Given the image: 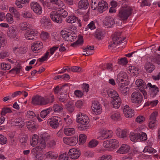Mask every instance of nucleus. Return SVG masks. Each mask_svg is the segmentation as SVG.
Instances as JSON below:
<instances>
[{"label":"nucleus","mask_w":160,"mask_h":160,"mask_svg":"<svg viewBox=\"0 0 160 160\" xmlns=\"http://www.w3.org/2000/svg\"><path fill=\"white\" fill-rule=\"evenodd\" d=\"M133 10L132 8L130 6H126L124 8L122 7L119 10L118 17L120 20L126 21L132 15Z\"/></svg>","instance_id":"f257e3e1"},{"label":"nucleus","mask_w":160,"mask_h":160,"mask_svg":"<svg viewBox=\"0 0 160 160\" xmlns=\"http://www.w3.org/2000/svg\"><path fill=\"white\" fill-rule=\"evenodd\" d=\"M41 142L42 143L41 145L37 146L32 149L31 151V153L35 157L36 160H42L44 157L43 149L45 147V143L43 141Z\"/></svg>","instance_id":"f03ea898"},{"label":"nucleus","mask_w":160,"mask_h":160,"mask_svg":"<svg viewBox=\"0 0 160 160\" xmlns=\"http://www.w3.org/2000/svg\"><path fill=\"white\" fill-rule=\"evenodd\" d=\"M49 102L48 98L36 95L32 98L31 103L35 105H44L48 104Z\"/></svg>","instance_id":"7ed1b4c3"},{"label":"nucleus","mask_w":160,"mask_h":160,"mask_svg":"<svg viewBox=\"0 0 160 160\" xmlns=\"http://www.w3.org/2000/svg\"><path fill=\"white\" fill-rule=\"evenodd\" d=\"M153 58L151 57L148 58L146 60L144 65V68L147 73L152 72L155 68V67L153 63Z\"/></svg>","instance_id":"20e7f679"},{"label":"nucleus","mask_w":160,"mask_h":160,"mask_svg":"<svg viewBox=\"0 0 160 160\" xmlns=\"http://www.w3.org/2000/svg\"><path fill=\"white\" fill-rule=\"evenodd\" d=\"M61 121L60 117L57 116L52 117L48 121V123L53 128H57L59 126V122Z\"/></svg>","instance_id":"39448f33"},{"label":"nucleus","mask_w":160,"mask_h":160,"mask_svg":"<svg viewBox=\"0 0 160 160\" xmlns=\"http://www.w3.org/2000/svg\"><path fill=\"white\" fill-rule=\"evenodd\" d=\"M143 99L142 95L139 91L133 92L131 95V100L133 103H140Z\"/></svg>","instance_id":"423d86ee"},{"label":"nucleus","mask_w":160,"mask_h":160,"mask_svg":"<svg viewBox=\"0 0 160 160\" xmlns=\"http://www.w3.org/2000/svg\"><path fill=\"white\" fill-rule=\"evenodd\" d=\"M30 7L33 11L37 14L40 15L42 13V8L37 2H31Z\"/></svg>","instance_id":"0eeeda50"},{"label":"nucleus","mask_w":160,"mask_h":160,"mask_svg":"<svg viewBox=\"0 0 160 160\" xmlns=\"http://www.w3.org/2000/svg\"><path fill=\"white\" fill-rule=\"evenodd\" d=\"M50 16L51 18L54 22L58 23L62 22V19L59 12L56 11L52 12L50 14Z\"/></svg>","instance_id":"6e6552de"},{"label":"nucleus","mask_w":160,"mask_h":160,"mask_svg":"<svg viewBox=\"0 0 160 160\" xmlns=\"http://www.w3.org/2000/svg\"><path fill=\"white\" fill-rule=\"evenodd\" d=\"M122 33V32H115L114 33L112 38L114 44H119L125 39L126 37L122 38L121 37L120 35Z\"/></svg>","instance_id":"1a4fd4ad"},{"label":"nucleus","mask_w":160,"mask_h":160,"mask_svg":"<svg viewBox=\"0 0 160 160\" xmlns=\"http://www.w3.org/2000/svg\"><path fill=\"white\" fill-rule=\"evenodd\" d=\"M62 36L65 41L72 42L76 39L77 35L76 33H73L72 35L67 33V31H64L62 33Z\"/></svg>","instance_id":"9d476101"},{"label":"nucleus","mask_w":160,"mask_h":160,"mask_svg":"<svg viewBox=\"0 0 160 160\" xmlns=\"http://www.w3.org/2000/svg\"><path fill=\"white\" fill-rule=\"evenodd\" d=\"M63 141L66 144L70 146H75L78 142V138L72 137L69 138H64Z\"/></svg>","instance_id":"9b49d317"},{"label":"nucleus","mask_w":160,"mask_h":160,"mask_svg":"<svg viewBox=\"0 0 160 160\" xmlns=\"http://www.w3.org/2000/svg\"><path fill=\"white\" fill-rule=\"evenodd\" d=\"M37 33L35 31L29 29L26 31L25 33V38L29 40L34 39L37 36Z\"/></svg>","instance_id":"f8f14e48"},{"label":"nucleus","mask_w":160,"mask_h":160,"mask_svg":"<svg viewBox=\"0 0 160 160\" xmlns=\"http://www.w3.org/2000/svg\"><path fill=\"white\" fill-rule=\"evenodd\" d=\"M68 154L70 158L75 159L79 157L81 152L79 150H78L75 148H72L69 150Z\"/></svg>","instance_id":"ddd939ff"},{"label":"nucleus","mask_w":160,"mask_h":160,"mask_svg":"<svg viewBox=\"0 0 160 160\" xmlns=\"http://www.w3.org/2000/svg\"><path fill=\"white\" fill-rule=\"evenodd\" d=\"M40 22L42 26L46 28H50L52 26L50 19L46 17L42 18Z\"/></svg>","instance_id":"4468645a"},{"label":"nucleus","mask_w":160,"mask_h":160,"mask_svg":"<svg viewBox=\"0 0 160 160\" xmlns=\"http://www.w3.org/2000/svg\"><path fill=\"white\" fill-rule=\"evenodd\" d=\"M115 23L113 18L110 16L106 17L103 22L104 25L107 28H110Z\"/></svg>","instance_id":"2eb2a0df"},{"label":"nucleus","mask_w":160,"mask_h":160,"mask_svg":"<svg viewBox=\"0 0 160 160\" xmlns=\"http://www.w3.org/2000/svg\"><path fill=\"white\" fill-rule=\"evenodd\" d=\"M92 108L96 114H99L101 113V105L97 101H94Z\"/></svg>","instance_id":"dca6fc26"},{"label":"nucleus","mask_w":160,"mask_h":160,"mask_svg":"<svg viewBox=\"0 0 160 160\" xmlns=\"http://www.w3.org/2000/svg\"><path fill=\"white\" fill-rule=\"evenodd\" d=\"M68 85V84H65L64 85H62L60 88H59L58 86H57L53 89L54 93L55 94H58V92H60L61 90L62 92L66 93L67 90L69 88Z\"/></svg>","instance_id":"f3484780"},{"label":"nucleus","mask_w":160,"mask_h":160,"mask_svg":"<svg viewBox=\"0 0 160 160\" xmlns=\"http://www.w3.org/2000/svg\"><path fill=\"white\" fill-rule=\"evenodd\" d=\"M108 8V4L107 2L103 1L98 2V10L100 13H102L104 11H105Z\"/></svg>","instance_id":"a211bd4d"},{"label":"nucleus","mask_w":160,"mask_h":160,"mask_svg":"<svg viewBox=\"0 0 160 160\" xmlns=\"http://www.w3.org/2000/svg\"><path fill=\"white\" fill-rule=\"evenodd\" d=\"M32 45L31 48L35 52H38V51L43 47L42 44L40 41H37L33 43Z\"/></svg>","instance_id":"6ab92c4d"},{"label":"nucleus","mask_w":160,"mask_h":160,"mask_svg":"<svg viewBox=\"0 0 160 160\" xmlns=\"http://www.w3.org/2000/svg\"><path fill=\"white\" fill-rule=\"evenodd\" d=\"M65 108L68 112L70 113H72L74 110L75 106L72 102L68 101L64 105Z\"/></svg>","instance_id":"aec40b11"},{"label":"nucleus","mask_w":160,"mask_h":160,"mask_svg":"<svg viewBox=\"0 0 160 160\" xmlns=\"http://www.w3.org/2000/svg\"><path fill=\"white\" fill-rule=\"evenodd\" d=\"M67 22L68 23H74L77 21L79 24V26H81V24L80 23L81 20L79 19L78 18L74 15H71L69 16L66 19Z\"/></svg>","instance_id":"412c9836"},{"label":"nucleus","mask_w":160,"mask_h":160,"mask_svg":"<svg viewBox=\"0 0 160 160\" xmlns=\"http://www.w3.org/2000/svg\"><path fill=\"white\" fill-rule=\"evenodd\" d=\"M148 87H149V88L152 91L150 95H152V97L155 96L159 91L158 88L156 86L152 85L150 83L147 84Z\"/></svg>","instance_id":"4be33fe9"},{"label":"nucleus","mask_w":160,"mask_h":160,"mask_svg":"<svg viewBox=\"0 0 160 160\" xmlns=\"http://www.w3.org/2000/svg\"><path fill=\"white\" fill-rule=\"evenodd\" d=\"M113 99L112 101L111 102V104L113 106V108L116 109L118 108L120 106L121 103V100L120 98L118 97H116Z\"/></svg>","instance_id":"5701e85b"},{"label":"nucleus","mask_w":160,"mask_h":160,"mask_svg":"<svg viewBox=\"0 0 160 160\" xmlns=\"http://www.w3.org/2000/svg\"><path fill=\"white\" fill-rule=\"evenodd\" d=\"M17 28L15 27H11L9 29L8 32V36L11 38H15L17 35Z\"/></svg>","instance_id":"b1692460"},{"label":"nucleus","mask_w":160,"mask_h":160,"mask_svg":"<svg viewBox=\"0 0 160 160\" xmlns=\"http://www.w3.org/2000/svg\"><path fill=\"white\" fill-rule=\"evenodd\" d=\"M130 149V147L128 145L123 144L117 151V152L121 154L127 153L129 152Z\"/></svg>","instance_id":"393cba45"},{"label":"nucleus","mask_w":160,"mask_h":160,"mask_svg":"<svg viewBox=\"0 0 160 160\" xmlns=\"http://www.w3.org/2000/svg\"><path fill=\"white\" fill-rule=\"evenodd\" d=\"M63 93H64V92H61L60 96L58 98L59 100L61 102L64 103H67L68 100L69 99V97L67 93H65V94H63Z\"/></svg>","instance_id":"a878e982"},{"label":"nucleus","mask_w":160,"mask_h":160,"mask_svg":"<svg viewBox=\"0 0 160 160\" xmlns=\"http://www.w3.org/2000/svg\"><path fill=\"white\" fill-rule=\"evenodd\" d=\"M78 6L79 8L86 9L88 6V1L87 0H81L78 2Z\"/></svg>","instance_id":"bb28decb"},{"label":"nucleus","mask_w":160,"mask_h":160,"mask_svg":"<svg viewBox=\"0 0 160 160\" xmlns=\"http://www.w3.org/2000/svg\"><path fill=\"white\" fill-rule=\"evenodd\" d=\"M105 33L100 30H97L95 32L94 36L99 40H101L104 37Z\"/></svg>","instance_id":"cd10ccee"},{"label":"nucleus","mask_w":160,"mask_h":160,"mask_svg":"<svg viewBox=\"0 0 160 160\" xmlns=\"http://www.w3.org/2000/svg\"><path fill=\"white\" fill-rule=\"evenodd\" d=\"M110 142L111 150H113L116 148H118L119 146V142L116 139H111Z\"/></svg>","instance_id":"c85d7f7f"},{"label":"nucleus","mask_w":160,"mask_h":160,"mask_svg":"<svg viewBox=\"0 0 160 160\" xmlns=\"http://www.w3.org/2000/svg\"><path fill=\"white\" fill-rule=\"evenodd\" d=\"M111 132L112 133L111 131L108 130H103L101 134V137L104 139L110 138L112 137Z\"/></svg>","instance_id":"c756f323"},{"label":"nucleus","mask_w":160,"mask_h":160,"mask_svg":"<svg viewBox=\"0 0 160 160\" xmlns=\"http://www.w3.org/2000/svg\"><path fill=\"white\" fill-rule=\"evenodd\" d=\"M127 76V74L125 72L120 73L118 75L117 80L119 82H122L126 80Z\"/></svg>","instance_id":"7c9ffc66"},{"label":"nucleus","mask_w":160,"mask_h":160,"mask_svg":"<svg viewBox=\"0 0 160 160\" xmlns=\"http://www.w3.org/2000/svg\"><path fill=\"white\" fill-rule=\"evenodd\" d=\"M65 134L68 136H71L74 134L75 132V129L73 128H67L64 129Z\"/></svg>","instance_id":"2f4dec72"},{"label":"nucleus","mask_w":160,"mask_h":160,"mask_svg":"<svg viewBox=\"0 0 160 160\" xmlns=\"http://www.w3.org/2000/svg\"><path fill=\"white\" fill-rule=\"evenodd\" d=\"M136 84L137 86H140L142 88L147 89V84L141 79H138L136 81Z\"/></svg>","instance_id":"473e14b6"},{"label":"nucleus","mask_w":160,"mask_h":160,"mask_svg":"<svg viewBox=\"0 0 160 160\" xmlns=\"http://www.w3.org/2000/svg\"><path fill=\"white\" fill-rule=\"evenodd\" d=\"M137 139L140 141H145L147 140V137L145 133L141 132L137 133Z\"/></svg>","instance_id":"72a5a7b5"},{"label":"nucleus","mask_w":160,"mask_h":160,"mask_svg":"<svg viewBox=\"0 0 160 160\" xmlns=\"http://www.w3.org/2000/svg\"><path fill=\"white\" fill-rule=\"evenodd\" d=\"M83 41L82 37L80 36L79 37L78 40L71 44V46L75 47L78 45H82L83 43Z\"/></svg>","instance_id":"f704fd0d"},{"label":"nucleus","mask_w":160,"mask_h":160,"mask_svg":"<svg viewBox=\"0 0 160 160\" xmlns=\"http://www.w3.org/2000/svg\"><path fill=\"white\" fill-rule=\"evenodd\" d=\"M50 2L52 3L56 4L59 8H63L64 7H65L64 6V3L61 0H50Z\"/></svg>","instance_id":"c9c22d12"},{"label":"nucleus","mask_w":160,"mask_h":160,"mask_svg":"<svg viewBox=\"0 0 160 160\" xmlns=\"http://www.w3.org/2000/svg\"><path fill=\"white\" fill-rule=\"evenodd\" d=\"M9 10L11 13L14 14L15 17L17 18H19L20 14L19 12L14 7H10L9 8Z\"/></svg>","instance_id":"e433bc0d"},{"label":"nucleus","mask_w":160,"mask_h":160,"mask_svg":"<svg viewBox=\"0 0 160 160\" xmlns=\"http://www.w3.org/2000/svg\"><path fill=\"white\" fill-rule=\"evenodd\" d=\"M108 94L109 97L113 99H114V98H116V97H118L117 96L118 95L116 92L112 89L108 90Z\"/></svg>","instance_id":"4c0bfd02"},{"label":"nucleus","mask_w":160,"mask_h":160,"mask_svg":"<svg viewBox=\"0 0 160 160\" xmlns=\"http://www.w3.org/2000/svg\"><path fill=\"white\" fill-rule=\"evenodd\" d=\"M40 137V138H39V145H42V143L41 142L43 141L45 143V146H46L45 141L48 139L49 137L48 136V135L46 134L41 135Z\"/></svg>","instance_id":"58836bf2"},{"label":"nucleus","mask_w":160,"mask_h":160,"mask_svg":"<svg viewBox=\"0 0 160 160\" xmlns=\"http://www.w3.org/2000/svg\"><path fill=\"white\" fill-rule=\"evenodd\" d=\"M52 108H49L45 110L42 111L40 113V116L42 118H45L49 113H50V112L52 110Z\"/></svg>","instance_id":"ea45409f"},{"label":"nucleus","mask_w":160,"mask_h":160,"mask_svg":"<svg viewBox=\"0 0 160 160\" xmlns=\"http://www.w3.org/2000/svg\"><path fill=\"white\" fill-rule=\"evenodd\" d=\"M128 89V88L126 87L123 84L121 85L119 88L121 93L124 96L127 95Z\"/></svg>","instance_id":"a19ab883"},{"label":"nucleus","mask_w":160,"mask_h":160,"mask_svg":"<svg viewBox=\"0 0 160 160\" xmlns=\"http://www.w3.org/2000/svg\"><path fill=\"white\" fill-rule=\"evenodd\" d=\"M53 109L55 112H61L63 109V108L59 105L58 104H54L52 108Z\"/></svg>","instance_id":"79ce46f5"},{"label":"nucleus","mask_w":160,"mask_h":160,"mask_svg":"<svg viewBox=\"0 0 160 160\" xmlns=\"http://www.w3.org/2000/svg\"><path fill=\"white\" fill-rule=\"evenodd\" d=\"M27 126L28 128H35L36 127V123L33 121H30L27 123Z\"/></svg>","instance_id":"37998d69"},{"label":"nucleus","mask_w":160,"mask_h":160,"mask_svg":"<svg viewBox=\"0 0 160 160\" xmlns=\"http://www.w3.org/2000/svg\"><path fill=\"white\" fill-rule=\"evenodd\" d=\"M111 117L112 119L115 121L119 120L120 119V114L118 112L112 114Z\"/></svg>","instance_id":"c03bdc74"},{"label":"nucleus","mask_w":160,"mask_h":160,"mask_svg":"<svg viewBox=\"0 0 160 160\" xmlns=\"http://www.w3.org/2000/svg\"><path fill=\"white\" fill-rule=\"evenodd\" d=\"M11 68V65L9 64H6L5 63H2L0 66V68L4 70H8Z\"/></svg>","instance_id":"a18cd8bd"},{"label":"nucleus","mask_w":160,"mask_h":160,"mask_svg":"<svg viewBox=\"0 0 160 160\" xmlns=\"http://www.w3.org/2000/svg\"><path fill=\"white\" fill-rule=\"evenodd\" d=\"M143 152H149L154 153L156 152V150L153 149L152 148L148 146H147L144 149L143 151Z\"/></svg>","instance_id":"49530a36"},{"label":"nucleus","mask_w":160,"mask_h":160,"mask_svg":"<svg viewBox=\"0 0 160 160\" xmlns=\"http://www.w3.org/2000/svg\"><path fill=\"white\" fill-rule=\"evenodd\" d=\"M87 136L83 134H81L79 136V143L80 144L84 143L86 141Z\"/></svg>","instance_id":"de8ad7c7"},{"label":"nucleus","mask_w":160,"mask_h":160,"mask_svg":"<svg viewBox=\"0 0 160 160\" xmlns=\"http://www.w3.org/2000/svg\"><path fill=\"white\" fill-rule=\"evenodd\" d=\"M12 112L10 108H2V111L1 112L2 115H5L8 113H10Z\"/></svg>","instance_id":"09e8293b"},{"label":"nucleus","mask_w":160,"mask_h":160,"mask_svg":"<svg viewBox=\"0 0 160 160\" xmlns=\"http://www.w3.org/2000/svg\"><path fill=\"white\" fill-rule=\"evenodd\" d=\"M98 144V142L95 140H92L88 144V146L90 148L96 147Z\"/></svg>","instance_id":"8fccbe9b"},{"label":"nucleus","mask_w":160,"mask_h":160,"mask_svg":"<svg viewBox=\"0 0 160 160\" xmlns=\"http://www.w3.org/2000/svg\"><path fill=\"white\" fill-rule=\"evenodd\" d=\"M158 124L157 121H150L148 126L150 128L153 129L156 128V126Z\"/></svg>","instance_id":"3c124183"},{"label":"nucleus","mask_w":160,"mask_h":160,"mask_svg":"<svg viewBox=\"0 0 160 160\" xmlns=\"http://www.w3.org/2000/svg\"><path fill=\"white\" fill-rule=\"evenodd\" d=\"M88 124L82 123H79L78 124V129L80 130H85L88 128L87 125Z\"/></svg>","instance_id":"603ef678"},{"label":"nucleus","mask_w":160,"mask_h":160,"mask_svg":"<svg viewBox=\"0 0 160 160\" xmlns=\"http://www.w3.org/2000/svg\"><path fill=\"white\" fill-rule=\"evenodd\" d=\"M7 21L10 23H12L13 22V18L12 15L10 13H8L6 16Z\"/></svg>","instance_id":"864d4df0"},{"label":"nucleus","mask_w":160,"mask_h":160,"mask_svg":"<svg viewBox=\"0 0 160 160\" xmlns=\"http://www.w3.org/2000/svg\"><path fill=\"white\" fill-rule=\"evenodd\" d=\"M49 54V52H46L43 56H42L41 58L38 59L37 60L39 61L40 62H43L47 59Z\"/></svg>","instance_id":"5fc2aeb1"},{"label":"nucleus","mask_w":160,"mask_h":160,"mask_svg":"<svg viewBox=\"0 0 160 160\" xmlns=\"http://www.w3.org/2000/svg\"><path fill=\"white\" fill-rule=\"evenodd\" d=\"M129 138L132 141L135 142L137 140H138L137 139V133L135 134L134 133H131L129 135Z\"/></svg>","instance_id":"6e6d98bb"},{"label":"nucleus","mask_w":160,"mask_h":160,"mask_svg":"<svg viewBox=\"0 0 160 160\" xmlns=\"http://www.w3.org/2000/svg\"><path fill=\"white\" fill-rule=\"evenodd\" d=\"M158 115V112H153L150 116V121H157L156 120V117Z\"/></svg>","instance_id":"4d7b16f0"},{"label":"nucleus","mask_w":160,"mask_h":160,"mask_svg":"<svg viewBox=\"0 0 160 160\" xmlns=\"http://www.w3.org/2000/svg\"><path fill=\"white\" fill-rule=\"evenodd\" d=\"M59 13L61 15V17L62 19V18H65L68 15V12L63 9H60Z\"/></svg>","instance_id":"13d9d810"},{"label":"nucleus","mask_w":160,"mask_h":160,"mask_svg":"<svg viewBox=\"0 0 160 160\" xmlns=\"http://www.w3.org/2000/svg\"><path fill=\"white\" fill-rule=\"evenodd\" d=\"M89 122V121L88 117L86 115H83V118H82L79 123L88 124Z\"/></svg>","instance_id":"bf43d9fd"},{"label":"nucleus","mask_w":160,"mask_h":160,"mask_svg":"<svg viewBox=\"0 0 160 160\" xmlns=\"http://www.w3.org/2000/svg\"><path fill=\"white\" fill-rule=\"evenodd\" d=\"M49 37L48 32H42L41 34V38L42 39L46 40L48 39Z\"/></svg>","instance_id":"052dcab7"},{"label":"nucleus","mask_w":160,"mask_h":160,"mask_svg":"<svg viewBox=\"0 0 160 160\" xmlns=\"http://www.w3.org/2000/svg\"><path fill=\"white\" fill-rule=\"evenodd\" d=\"M7 141V138L2 134H0V144H5Z\"/></svg>","instance_id":"680f3d73"},{"label":"nucleus","mask_w":160,"mask_h":160,"mask_svg":"<svg viewBox=\"0 0 160 160\" xmlns=\"http://www.w3.org/2000/svg\"><path fill=\"white\" fill-rule=\"evenodd\" d=\"M59 160H68V155L67 153L65 152L59 155Z\"/></svg>","instance_id":"e2e57ef3"},{"label":"nucleus","mask_w":160,"mask_h":160,"mask_svg":"<svg viewBox=\"0 0 160 160\" xmlns=\"http://www.w3.org/2000/svg\"><path fill=\"white\" fill-rule=\"evenodd\" d=\"M91 8L93 10H95L98 7V1L97 0H92Z\"/></svg>","instance_id":"0e129e2a"},{"label":"nucleus","mask_w":160,"mask_h":160,"mask_svg":"<svg viewBox=\"0 0 160 160\" xmlns=\"http://www.w3.org/2000/svg\"><path fill=\"white\" fill-rule=\"evenodd\" d=\"M128 62L127 60V58H121L119 59L118 62V63L119 64L122 65H123L127 64Z\"/></svg>","instance_id":"69168bd1"},{"label":"nucleus","mask_w":160,"mask_h":160,"mask_svg":"<svg viewBox=\"0 0 160 160\" xmlns=\"http://www.w3.org/2000/svg\"><path fill=\"white\" fill-rule=\"evenodd\" d=\"M126 113H124L125 117L127 118H131L134 115V111L132 109H130L129 112H127Z\"/></svg>","instance_id":"338daca9"},{"label":"nucleus","mask_w":160,"mask_h":160,"mask_svg":"<svg viewBox=\"0 0 160 160\" xmlns=\"http://www.w3.org/2000/svg\"><path fill=\"white\" fill-rule=\"evenodd\" d=\"M111 156L110 155H105L100 157L98 160H111Z\"/></svg>","instance_id":"774afa93"}]
</instances>
